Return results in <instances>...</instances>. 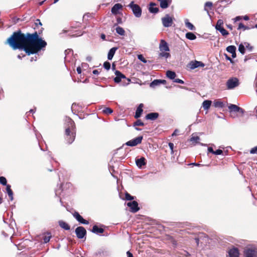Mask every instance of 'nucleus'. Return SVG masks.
Here are the masks:
<instances>
[{
    "mask_svg": "<svg viewBox=\"0 0 257 257\" xmlns=\"http://www.w3.org/2000/svg\"><path fill=\"white\" fill-rule=\"evenodd\" d=\"M116 32L120 36H124L125 34V31L120 27H117L115 29Z\"/></svg>",
    "mask_w": 257,
    "mask_h": 257,
    "instance_id": "nucleus-33",
    "label": "nucleus"
},
{
    "mask_svg": "<svg viewBox=\"0 0 257 257\" xmlns=\"http://www.w3.org/2000/svg\"><path fill=\"white\" fill-rule=\"evenodd\" d=\"M159 114L158 112H150L148 113L145 118L147 120L154 121L158 118Z\"/></svg>",
    "mask_w": 257,
    "mask_h": 257,
    "instance_id": "nucleus-19",
    "label": "nucleus"
},
{
    "mask_svg": "<svg viewBox=\"0 0 257 257\" xmlns=\"http://www.w3.org/2000/svg\"><path fill=\"white\" fill-rule=\"evenodd\" d=\"M159 56L161 57H165L166 58H168L170 57L171 55L170 53L163 51L159 54Z\"/></svg>",
    "mask_w": 257,
    "mask_h": 257,
    "instance_id": "nucleus-42",
    "label": "nucleus"
},
{
    "mask_svg": "<svg viewBox=\"0 0 257 257\" xmlns=\"http://www.w3.org/2000/svg\"><path fill=\"white\" fill-rule=\"evenodd\" d=\"M212 3L210 2H207L204 5V10L205 11H207V13H208V10L207 9V7L211 8L212 7Z\"/></svg>",
    "mask_w": 257,
    "mask_h": 257,
    "instance_id": "nucleus-43",
    "label": "nucleus"
},
{
    "mask_svg": "<svg viewBox=\"0 0 257 257\" xmlns=\"http://www.w3.org/2000/svg\"><path fill=\"white\" fill-rule=\"evenodd\" d=\"M190 68L191 69H194L199 67H204L205 66L204 64L201 61H191L189 63Z\"/></svg>",
    "mask_w": 257,
    "mask_h": 257,
    "instance_id": "nucleus-17",
    "label": "nucleus"
},
{
    "mask_svg": "<svg viewBox=\"0 0 257 257\" xmlns=\"http://www.w3.org/2000/svg\"><path fill=\"white\" fill-rule=\"evenodd\" d=\"M125 198L126 200L132 201L134 199L135 197L132 196L128 193L126 192L125 193Z\"/></svg>",
    "mask_w": 257,
    "mask_h": 257,
    "instance_id": "nucleus-41",
    "label": "nucleus"
},
{
    "mask_svg": "<svg viewBox=\"0 0 257 257\" xmlns=\"http://www.w3.org/2000/svg\"><path fill=\"white\" fill-rule=\"evenodd\" d=\"M245 48H246L249 51L251 52L253 49V47L251 46L248 43L245 42Z\"/></svg>",
    "mask_w": 257,
    "mask_h": 257,
    "instance_id": "nucleus-47",
    "label": "nucleus"
},
{
    "mask_svg": "<svg viewBox=\"0 0 257 257\" xmlns=\"http://www.w3.org/2000/svg\"><path fill=\"white\" fill-rule=\"evenodd\" d=\"M6 190L7 192V193L8 194V196L10 198V199L11 201H13L14 199L13 198V192L12 190L11 189V185H8L6 186Z\"/></svg>",
    "mask_w": 257,
    "mask_h": 257,
    "instance_id": "nucleus-26",
    "label": "nucleus"
},
{
    "mask_svg": "<svg viewBox=\"0 0 257 257\" xmlns=\"http://www.w3.org/2000/svg\"><path fill=\"white\" fill-rule=\"evenodd\" d=\"M159 79H155L150 84V86L152 88H155L156 86L160 85Z\"/></svg>",
    "mask_w": 257,
    "mask_h": 257,
    "instance_id": "nucleus-34",
    "label": "nucleus"
},
{
    "mask_svg": "<svg viewBox=\"0 0 257 257\" xmlns=\"http://www.w3.org/2000/svg\"><path fill=\"white\" fill-rule=\"evenodd\" d=\"M58 224L60 227L64 229V230H69L70 229V225L63 220H59L58 221Z\"/></svg>",
    "mask_w": 257,
    "mask_h": 257,
    "instance_id": "nucleus-23",
    "label": "nucleus"
},
{
    "mask_svg": "<svg viewBox=\"0 0 257 257\" xmlns=\"http://www.w3.org/2000/svg\"><path fill=\"white\" fill-rule=\"evenodd\" d=\"M178 133H179V131H178V130H177V129H176V130H175L174 131V132H173V134H172V136L173 137H174V136H176L178 135Z\"/></svg>",
    "mask_w": 257,
    "mask_h": 257,
    "instance_id": "nucleus-60",
    "label": "nucleus"
},
{
    "mask_svg": "<svg viewBox=\"0 0 257 257\" xmlns=\"http://www.w3.org/2000/svg\"><path fill=\"white\" fill-rule=\"evenodd\" d=\"M250 153L251 154H257V146L252 148L250 150Z\"/></svg>",
    "mask_w": 257,
    "mask_h": 257,
    "instance_id": "nucleus-51",
    "label": "nucleus"
},
{
    "mask_svg": "<svg viewBox=\"0 0 257 257\" xmlns=\"http://www.w3.org/2000/svg\"><path fill=\"white\" fill-rule=\"evenodd\" d=\"M241 29H242L243 31H245V30H249V29H251V27H249L248 26H245L242 23H240L239 24V25H238V27L237 29L238 30H240Z\"/></svg>",
    "mask_w": 257,
    "mask_h": 257,
    "instance_id": "nucleus-36",
    "label": "nucleus"
},
{
    "mask_svg": "<svg viewBox=\"0 0 257 257\" xmlns=\"http://www.w3.org/2000/svg\"><path fill=\"white\" fill-rule=\"evenodd\" d=\"M157 5L156 3L151 2L149 5L148 10L150 13L156 14L159 11V9L157 7H155Z\"/></svg>",
    "mask_w": 257,
    "mask_h": 257,
    "instance_id": "nucleus-18",
    "label": "nucleus"
},
{
    "mask_svg": "<svg viewBox=\"0 0 257 257\" xmlns=\"http://www.w3.org/2000/svg\"><path fill=\"white\" fill-rule=\"evenodd\" d=\"M122 6L119 3L115 4L111 8V12L113 15H117L118 14V11L122 9Z\"/></svg>",
    "mask_w": 257,
    "mask_h": 257,
    "instance_id": "nucleus-20",
    "label": "nucleus"
},
{
    "mask_svg": "<svg viewBox=\"0 0 257 257\" xmlns=\"http://www.w3.org/2000/svg\"><path fill=\"white\" fill-rule=\"evenodd\" d=\"M65 55L67 56L69 54H73V50L71 49H68L67 50H66L65 51Z\"/></svg>",
    "mask_w": 257,
    "mask_h": 257,
    "instance_id": "nucleus-54",
    "label": "nucleus"
},
{
    "mask_svg": "<svg viewBox=\"0 0 257 257\" xmlns=\"http://www.w3.org/2000/svg\"><path fill=\"white\" fill-rule=\"evenodd\" d=\"M117 23L114 24V26H116L118 24H121L122 23V19L120 17H117L116 18Z\"/></svg>",
    "mask_w": 257,
    "mask_h": 257,
    "instance_id": "nucleus-53",
    "label": "nucleus"
},
{
    "mask_svg": "<svg viewBox=\"0 0 257 257\" xmlns=\"http://www.w3.org/2000/svg\"><path fill=\"white\" fill-rule=\"evenodd\" d=\"M103 66L104 69L107 70H109L111 67L110 63L108 61H105L104 62Z\"/></svg>",
    "mask_w": 257,
    "mask_h": 257,
    "instance_id": "nucleus-44",
    "label": "nucleus"
},
{
    "mask_svg": "<svg viewBox=\"0 0 257 257\" xmlns=\"http://www.w3.org/2000/svg\"><path fill=\"white\" fill-rule=\"evenodd\" d=\"M208 151L209 153H211L212 154H214V151L213 150V148L212 147H208Z\"/></svg>",
    "mask_w": 257,
    "mask_h": 257,
    "instance_id": "nucleus-61",
    "label": "nucleus"
},
{
    "mask_svg": "<svg viewBox=\"0 0 257 257\" xmlns=\"http://www.w3.org/2000/svg\"><path fill=\"white\" fill-rule=\"evenodd\" d=\"M213 105L215 107L217 108H223L224 106V103L220 101H214Z\"/></svg>",
    "mask_w": 257,
    "mask_h": 257,
    "instance_id": "nucleus-31",
    "label": "nucleus"
},
{
    "mask_svg": "<svg viewBox=\"0 0 257 257\" xmlns=\"http://www.w3.org/2000/svg\"><path fill=\"white\" fill-rule=\"evenodd\" d=\"M161 20L163 26L166 28L172 26L173 23V18L168 14H166L164 17L162 18Z\"/></svg>",
    "mask_w": 257,
    "mask_h": 257,
    "instance_id": "nucleus-6",
    "label": "nucleus"
},
{
    "mask_svg": "<svg viewBox=\"0 0 257 257\" xmlns=\"http://www.w3.org/2000/svg\"><path fill=\"white\" fill-rule=\"evenodd\" d=\"M127 7L131 9L133 14L136 18H140L142 14V9L141 7L134 1H132Z\"/></svg>",
    "mask_w": 257,
    "mask_h": 257,
    "instance_id": "nucleus-3",
    "label": "nucleus"
},
{
    "mask_svg": "<svg viewBox=\"0 0 257 257\" xmlns=\"http://www.w3.org/2000/svg\"><path fill=\"white\" fill-rule=\"evenodd\" d=\"M35 24L36 26L39 25V26H42V23L41 22L40 20L39 19H37L36 20V22L35 23Z\"/></svg>",
    "mask_w": 257,
    "mask_h": 257,
    "instance_id": "nucleus-55",
    "label": "nucleus"
},
{
    "mask_svg": "<svg viewBox=\"0 0 257 257\" xmlns=\"http://www.w3.org/2000/svg\"><path fill=\"white\" fill-rule=\"evenodd\" d=\"M160 50L162 52H168L170 51V49L168 43L164 40H161L159 45Z\"/></svg>",
    "mask_w": 257,
    "mask_h": 257,
    "instance_id": "nucleus-15",
    "label": "nucleus"
},
{
    "mask_svg": "<svg viewBox=\"0 0 257 257\" xmlns=\"http://www.w3.org/2000/svg\"><path fill=\"white\" fill-rule=\"evenodd\" d=\"M117 49V47H112L108 51V54H107V59L109 60H112L115 51Z\"/></svg>",
    "mask_w": 257,
    "mask_h": 257,
    "instance_id": "nucleus-24",
    "label": "nucleus"
},
{
    "mask_svg": "<svg viewBox=\"0 0 257 257\" xmlns=\"http://www.w3.org/2000/svg\"><path fill=\"white\" fill-rule=\"evenodd\" d=\"M228 109H229L230 112H240L242 114H243L244 112L243 109L233 104H230L228 106Z\"/></svg>",
    "mask_w": 257,
    "mask_h": 257,
    "instance_id": "nucleus-12",
    "label": "nucleus"
},
{
    "mask_svg": "<svg viewBox=\"0 0 257 257\" xmlns=\"http://www.w3.org/2000/svg\"><path fill=\"white\" fill-rule=\"evenodd\" d=\"M43 30L41 28L38 32L25 34L19 29L13 32L6 43L13 50L24 51L29 56L37 54L47 46V42L39 36Z\"/></svg>",
    "mask_w": 257,
    "mask_h": 257,
    "instance_id": "nucleus-1",
    "label": "nucleus"
},
{
    "mask_svg": "<svg viewBox=\"0 0 257 257\" xmlns=\"http://www.w3.org/2000/svg\"><path fill=\"white\" fill-rule=\"evenodd\" d=\"M185 24L187 28H188L189 30L193 31L195 30V27L194 26V25L189 22V20L188 19L185 20Z\"/></svg>",
    "mask_w": 257,
    "mask_h": 257,
    "instance_id": "nucleus-28",
    "label": "nucleus"
},
{
    "mask_svg": "<svg viewBox=\"0 0 257 257\" xmlns=\"http://www.w3.org/2000/svg\"><path fill=\"white\" fill-rule=\"evenodd\" d=\"M126 255L127 257H134L133 253L130 251L126 252Z\"/></svg>",
    "mask_w": 257,
    "mask_h": 257,
    "instance_id": "nucleus-63",
    "label": "nucleus"
},
{
    "mask_svg": "<svg viewBox=\"0 0 257 257\" xmlns=\"http://www.w3.org/2000/svg\"><path fill=\"white\" fill-rule=\"evenodd\" d=\"M256 249L248 248L244 252V257H257Z\"/></svg>",
    "mask_w": 257,
    "mask_h": 257,
    "instance_id": "nucleus-14",
    "label": "nucleus"
},
{
    "mask_svg": "<svg viewBox=\"0 0 257 257\" xmlns=\"http://www.w3.org/2000/svg\"><path fill=\"white\" fill-rule=\"evenodd\" d=\"M189 165H190L195 166H197V167H199V166H204V165H202V164H200L199 163H190Z\"/></svg>",
    "mask_w": 257,
    "mask_h": 257,
    "instance_id": "nucleus-57",
    "label": "nucleus"
},
{
    "mask_svg": "<svg viewBox=\"0 0 257 257\" xmlns=\"http://www.w3.org/2000/svg\"><path fill=\"white\" fill-rule=\"evenodd\" d=\"M52 236L50 232H47L46 234H45L44 236L43 237V242L45 243H48L49 241L50 238H51Z\"/></svg>",
    "mask_w": 257,
    "mask_h": 257,
    "instance_id": "nucleus-29",
    "label": "nucleus"
},
{
    "mask_svg": "<svg viewBox=\"0 0 257 257\" xmlns=\"http://www.w3.org/2000/svg\"><path fill=\"white\" fill-rule=\"evenodd\" d=\"M212 103V101L210 100H205L202 103V106L205 110H208Z\"/></svg>",
    "mask_w": 257,
    "mask_h": 257,
    "instance_id": "nucleus-27",
    "label": "nucleus"
},
{
    "mask_svg": "<svg viewBox=\"0 0 257 257\" xmlns=\"http://www.w3.org/2000/svg\"><path fill=\"white\" fill-rule=\"evenodd\" d=\"M226 50L229 53H232L234 52H236V48L234 45H230L226 47Z\"/></svg>",
    "mask_w": 257,
    "mask_h": 257,
    "instance_id": "nucleus-32",
    "label": "nucleus"
},
{
    "mask_svg": "<svg viewBox=\"0 0 257 257\" xmlns=\"http://www.w3.org/2000/svg\"><path fill=\"white\" fill-rule=\"evenodd\" d=\"M241 19H242L241 17L237 16L234 19V22H235L240 21V20H241Z\"/></svg>",
    "mask_w": 257,
    "mask_h": 257,
    "instance_id": "nucleus-62",
    "label": "nucleus"
},
{
    "mask_svg": "<svg viewBox=\"0 0 257 257\" xmlns=\"http://www.w3.org/2000/svg\"><path fill=\"white\" fill-rule=\"evenodd\" d=\"M143 109H140V108H137L135 112V117L136 118L140 117L143 113Z\"/></svg>",
    "mask_w": 257,
    "mask_h": 257,
    "instance_id": "nucleus-37",
    "label": "nucleus"
},
{
    "mask_svg": "<svg viewBox=\"0 0 257 257\" xmlns=\"http://www.w3.org/2000/svg\"><path fill=\"white\" fill-rule=\"evenodd\" d=\"M169 147L171 151V154H173L174 153V150H173V149H174V144L173 143H169Z\"/></svg>",
    "mask_w": 257,
    "mask_h": 257,
    "instance_id": "nucleus-52",
    "label": "nucleus"
},
{
    "mask_svg": "<svg viewBox=\"0 0 257 257\" xmlns=\"http://www.w3.org/2000/svg\"><path fill=\"white\" fill-rule=\"evenodd\" d=\"M185 36L186 38L190 40H194L196 39V35L192 32H187Z\"/></svg>",
    "mask_w": 257,
    "mask_h": 257,
    "instance_id": "nucleus-30",
    "label": "nucleus"
},
{
    "mask_svg": "<svg viewBox=\"0 0 257 257\" xmlns=\"http://www.w3.org/2000/svg\"><path fill=\"white\" fill-rule=\"evenodd\" d=\"M223 24V21L221 19H219L217 22V23L216 25H219V26H222Z\"/></svg>",
    "mask_w": 257,
    "mask_h": 257,
    "instance_id": "nucleus-56",
    "label": "nucleus"
},
{
    "mask_svg": "<svg viewBox=\"0 0 257 257\" xmlns=\"http://www.w3.org/2000/svg\"><path fill=\"white\" fill-rule=\"evenodd\" d=\"M160 2V7L165 9L169 7L172 3V0H157Z\"/></svg>",
    "mask_w": 257,
    "mask_h": 257,
    "instance_id": "nucleus-21",
    "label": "nucleus"
},
{
    "mask_svg": "<svg viewBox=\"0 0 257 257\" xmlns=\"http://www.w3.org/2000/svg\"><path fill=\"white\" fill-rule=\"evenodd\" d=\"M144 123L141 119H137L133 124V126H144Z\"/></svg>",
    "mask_w": 257,
    "mask_h": 257,
    "instance_id": "nucleus-38",
    "label": "nucleus"
},
{
    "mask_svg": "<svg viewBox=\"0 0 257 257\" xmlns=\"http://www.w3.org/2000/svg\"><path fill=\"white\" fill-rule=\"evenodd\" d=\"M219 32L223 36H226L229 34L228 32L225 29H224L223 27L220 29Z\"/></svg>",
    "mask_w": 257,
    "mask_h": 257,
    "instance_id": "nucleus-48",
    "label": "nucleus"
},
{
    "mask_svg": "<svg viewBox=\"0 0 257 257\" xmlns=\"http://www.w3.org/2000/svg\"><path fill=\"white\" fill-rule=\"evenodd\" d=\"M104 231V230L103 228L99 227L97 225H93L91 229V232L96 234L102 233Z\"/></svg>",
    "mask_w": 257,
    "mask_h": 257,
    "instance_id": "nucleus-22",
    "label": "nucleus"
},
{
    "mask_svg": "<svg viewBox=\"0 0 257 257\" xmlns=\"http://www.w3.org/2000/svg\"><path fill=\"white\" fill-rule=\"evenodd\" d=\"M136 164L137 167L140 168H143V167L147 164V160L145 157H142L139 159H136Z\"/></svg>",
    "mask_w": 257,
    "mask_h": 257,
    "instance_id": "nucleus-13",
    "label": "nucleus"
},
{
    "mask_svg": "<svg viewBox=\"0 0 257 257\" xmlns=\"http://www.w3.org/2000/svg\"><path fill=\"white\" fill-rule=\"evenodd\" d=\"M229 257H239V252L237 247H233L228 251Z\"/></svg>",
    "mask_w": 257,
    "mask_h": 257,
    "instance_id": "nucleus-16",
    "label": "nucleus"
},
{
    "mask_svg": "<svg viewBox=\"0 0 257 257\" xmlns=\"http://www.w3.org/2000/svg\"><path fill=\"white\" fill-rule=\"evenodd\" d=\"M115 77L114 78L113 80L115 83H119L122 79H125L127 80L128 83L131 81L130 79L126 78L125 76L120 71L118 70H115Z\"/></svg>",
    "mask_w": 257,
    "mask_h": 257,
    "instance_id": "nucleus-8",
    "label": "nucleus"
},
{
    "mask_svg": "<svg viewBox=\"0 0 257 257\" xmlns=\"http://www.w3.org/2000/svg\"><path fill=\"white\" fill-rule=\"evenodd\" d=\"M214 155H220L223 154V151L220 149L216 150V151H214Z\"/></svg>",
    "mask_w": 257,
    "mask_h": 257,
    "instance_id": "nucleus-49",
    "label": "nucleus"
},
{
    "mask_svg": "<svg viewBox=\"0 0 257 257\" xmlns=\"http://www.w3.org/2000/svg\"><path fill=\"white\" fill-rule=\"evenodd\" d=\"M215 28L217 31H219L220 30V29H221L223 28V27H222V26H221L216 25Z\"/></svg>",
    "mask_w": 257,
    "mask_h": 257,
    "instance_id": "nucleus-58",
    "label": "nucleus"
},
{
    "mask_svg": "<svg viewBox=\"0 0 257 257\" xmlns=\"http://www.w3.org/2000/svg\"><path fill=\"white\" fill-rule=\"evenodd\" d=\"M73 217L77 220V221H78L79 223L83 224H88L89 222L88 221L84 219L82 216L80 215V214L77 212L75 211L73 213Z\"/></svg>",
    "mask_w": 257,
    "mask_h": 257,
    "instance_id": "nucleus-11",
    "label": "nucleus"
},
{
    "mask_svg": "<svg viewBox=\"0 0 257 257\" xmlns=\"http://www.w3.org/2000/svg\"><path fill=\"white\" fill-rule=\"evenodd\" d=\"M67 121L68 126L65 129V140L68 144H71L74 142L76 137V133L74 131L75 123L70 117L68 118Z\"/></svg>",
    "mask_w": 257,
    "mask_h": 257,
    "instance_id": "nucleus-2",
    "label": "nucleus"
},
{
    "mask_svg": "<svg viewBox=\"0 0 257 257\" xmlns=\"http://www.w3.org/2000/svg\"><path fill=\"white\" fill-rule=\"evenodd\" d=\"M215 28L217 31H219L220 30V29H221L223 28V27H222V26H221L216 25Z\"/></svg>",
    "mask_w": 257,
    "mask_h": 257,
    "instance_id": "nucleus-59",
    "label": "nucleus"
},
{
    "mask_svg": "<svg viewBox=\"0 0 257 257\" xmlns=\"http://www.w3.org/2000/svg\"><path fill=\"white\" fill-rule=\"evenodd\" d=\"M138 59L144 63H146L148 62V61L144 58L143 55L142 54L138 55Z\"/></svg>",
    "mask_w": 257,
    "mask_h": 257,
    "instance_id": "nucleus-45",
    "label": "nucleus"
},
{
    "mask_svg": "<svg viewBox=\"0 0 257 257\" xmlns=\"http://www.w3.org/2000/svg\"><path fill=\"white\" fill-rule=\"evenodd\" d=\"M200 140V138L198 136L192 137L190 138V141L191 142H195V144L198 143V141Z\"/></svg>",
    "mask_w": 257,
    "mask_h": 257,
    "instance_id": "nucleus-46",
    "label": "nucleus"
},
{
    "mask_svg": "<svg viewBox=\"0 0 257 257\" xmlns=\"http://www.w3.org/2000/svg\"><path fill=\"white\" fill-rule=\"evenodd\" d=\"M127 206L130 208L132 212L136 213L140 210L138 203L136 201H132L127 203Z\"/></svg>",
    "mask_w": 257,
    "mask_h": 257,
    "instance_id": "nucleus-10",
    "label": "nucleus"
},
{
    "mask_svg": "<svg viewBox=\"0 0 257 257\" xmlns=\"http://www.w3.org/2000/svg\"><path fill=\"white\" fill-rule=\"evenodd\" d=\"M143 139V137L142 136H139L135 139H133L128 142H127L125 144L130 147H134L137 146L138 144H140L142 143V140Z\"/></svg>",
    "mask_w": 257,
    "mask_h": 257,
    "instance_id": "nucleus-9",
    "label": "nucleus"
},
{
    "mask_svg": "<svg viewBox=\"0 0 257 257\" xmlns=\"http://www.w3.org/2000/svg\"><path fill=\"white\" fill-rule=\"evenodd\" d=\"M238 51L242 54H244L245 52V45L244 46L242 43H241L238 46Z\"/></svg>",
    "mask_w": 257,
    "mask_h": 257,
    "instance_id": "nucleus-35",
    "label": "nucleus"
},
{
    "mask_svg": "<svg viewBox=\"0 0 257 257\" xmlns=\"http://www.w3.org/2000/svg\"><path fill=\"white\" fill-rule=\"evenodd\" d=\"M166 76L169 79L173 80L176 76V74L174 71L168 70L166 72Z\"/></svg>",
    "mask_w": 257,
    "mask_h": 257,
    "instance_id": "nucleus-25",
    "label": "nucleus"
},
{
    "mask_svg": "<svg viewBox=\"0 0 257 257\" xmlns=\"http://www.w3.org/2000/svg\"><path fill=\"white\" fill-rule=\"evenodd\" d=\"M76 236L79 239L83 238L86 235V230L83 226L77 227L75 230Z\"/></svg>",
    "mask_w": 257,
    "mask_h": 257,
    "instance_id": "nucleus-7",
    "label": "nucleus"
},
{
    "mask_svg": "<svg viewBox=\"0 0 257 257\" xmlns=\"http://www.w3.org/2000/svg\"><path fill=\"white\" fill-rule=\"evenodd\" d=\"M72 185L71 183L68 182L65 184L61 185L60 186L57 187L55 190V195L59 196L61 193H64L65 194H67L69 193V191H67V189H69L72 188Z\"/></svg>",
    "mask_w": 257,
    "mask_h": 257,
    "instance_id": "nucleus-4",
    "label": "nucleus"
},
{
    "mask_svg": "<svg viewBox=\"0 0 257 257\" xmlns=\"http://www.w3.org/2000/svg\"><path fill=\"white\" fill-rule=\"evenodd\" d=\"M174 82L178 83L180 84H184V82L183 80L179 79V78H174V79L173 80Z\"/></svg>",
    "mask_w": 257,
    "mask_h": 257,
    "instance_id": "nucleus-50",
    "label": "nucleus"
},
{
    "mask_svg": "<svg viewBox=\"0 0 257 257\" xmlns=\"http://www.w3.org/2000/svg\"><path fill=\"white\" fill-rule=\"evenodd\" d=\"M37 60V57L35 56L34 57H32L30 59V61L32 62L33 61H36Z\"/></svg>",
    "mask_w": 257,
    "mask_h": 257,
    "instance_id": "nucleus-64",
    "label": "nucleus"
},
{
    "mask_svg": "<svg viewBox=\"0 0 257 257\" xmlns=\"http://www.w3.org/2000/svg\"><path fill=\"white\" fill-rule=\"evenodd\" d=\"M226 84L228 89H234L239 85V80L236 77H231L227 81Z\"/></svg>",
    "mask_w": 257,
    "mask_h": 257,
    "instance_id": "nucleus-5",
    "label": "nucleus"
},
{
    "mask_svg": "<svg viewBox=\"0 0 257 257\" xmlns=\"http://www.w3.org/2000/svg\"><path fill=\"white\" fill-rule=\"evenodd\" d=\"M102 111L104 113L110 114L113 112V110L109 107H105Z\"/></svg>",
    "mask_w": 257,
    "mask_h": 257,
    "instance_id": "nucleus-39",
    "label": "nucleus"
},
{
    "mask_svg": "<svg viewBox=\"0 0 257 257\" xmlns=\"http://www.w3.org/2000/svg\"><path fill=\"white\" fill-rule=\"evenodd\" d=\"M0 184H1L2 185H3L4 186H7V185H8V184H7V179L5 177H3V176L0 177Z\"/></svg>",
    "mask_w": 257,
    "mask_h": 257,
    "instance_id": "nucleus-40",
    "label": "nucleus"
}]
</instances>
